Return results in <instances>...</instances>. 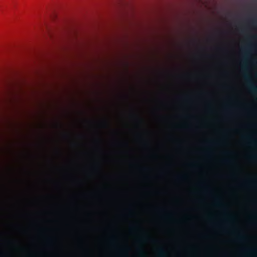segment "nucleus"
I'll return each instance as SVG.
<instances>
[{"label":"nucleus","mask_w":257,"mask_h":257,"mask_svg":"<svg viewBox=\"0 0 257 257\" xmlns=\"http://www.w3.org/2000/svg\"><path fill=\"white\" fill-rule=\"evenodd\" d=\"M245 78L247 81V86L249 90L251 92L257 94V87L251 82L250 79L247 76H245Z\"/></svg>","instance_id":"1"},{"label":"nucleus","mask_w":257,"mask_h":257,"mask_svg":"<svg viewBox=\"0 0 257 257\" xmlns=\"http://www.w3.org/2000/svg\"><path fill=\"white\" fill-rule=\"evenodd\" d=\"M244 253L248 255L255 256L256 253V250L255 248H249L245 249Z\"/></svg>","instance_id":"2"},{"label":"nucleus","mask_w":257,"mask_h":257,"mask_svg":"<svg viewBox=\"0 0 257 257\" xmlns=\"http://www.w3.org/2000/svg\"><path fill=\"white\" fill-rule=\"evenodd\" d=\"M248 57V52L247 51L245 53V57L243 60H242V68L246 69V59L247 57Z\"/></svg>","instance_id":"3"},{"label":"nucleus","mask_w":257,"mask_h":257,"mask_svg":"<svg viewBox=\"0 0 257 257\" xmlns=\"http://www.w3.org/2000/svg\"><path fill=\"white\" fill-rule=\"evenodd\" d=\"M158 255L160 257H165L166 253L164 249L162 248H159L158 249Z\"/></svg>","instance_id":"4"},{"label":"nucleus","mask_w":257,"mask_h":257,"mask_svg":"<svg viewBox=\"0 0 257 257\" xmlns=\"http://www.w3.org/2000/svg\"><path fill=\"white\" fill-rule=\"evenodd\" d=\"M245 238V237L243 235H241L240 234H238L237 235V239H239V240H242V239H244Z\"/></svg>","instance_id":"5"},{"label":"nucleus","mask_w":257,"mask_h":257,"mask_svg":"<svg viewBox=\"0 0 257 257\" xmlns=\"http://www.w3.org/2000/svg\"><path fill=\"white\" fill-rule=\"evenodd\" d=\"M257 24V20H253L251 21V24L252 25H255V24Z\"/></svg>","instance_id":"6"},{"label":"nucleus","mask_w":257,"mask_h":257,"mask_svg":"<svg viewBox=\"0 0 257 257\" xmlns=\"http://www.w3.org/2000/svg\"><path fill=\"white\" fill-rule=\"evenodd\" d=\"M216 205H217L218 206H220L221 205V204L220 203V202L219 200V199L218 198L216 199Z\"/></svg>","instance_id":"7"},{"label":"nucleus","mask_w":257,"mask_h":257,"mask_svg":"<svg viewBox=\"0 0 257 257\" xmlns=\"http://www.w3.org/2000/svg\"><path fill=\"white\" fill-rule=\"evenodd\" d=\"M146 239V238H140L139 240H138V241L139 242H142V241H145Z\"/></svg>","instance_id":"8"},{"label":"nucleus","mask_w":257,"mask_h":257,"mask_svg":"<svg viewBox=\"0 0 257 257\" xmlns=\"http://www.w3.org/2000/svg\"><path fill=\"white\" fill-rule=\"evenodd\" d=\"M138 252H139V254L141 255L144 254L143 251L141 249H138Z\"/></svg>","instance_id":"9"},{"label":"nucleus","mask_w":257,"mask_h":257,"mask_svg":"<svg viewBox=\"0 0 257 257\" xmlns=\"http://www.w3.org/2000/svg\"><path fill=\"white\" fill-rule=\"evenodd\" d=\"M244 139L246 140H250L251 139L250 137L248 136H245Z\"/></svg>","instance_id":"10"},{"label":"nucleus","mask_w":257,"mask_h":257,"mask_svg":"<svg viewBox=\"0 0 257 257\" xmlns=\"http://www.w3.org/2000/svg\"><path fill=\"white\" fill-rule=\"evenodd\" d=\"M227 217H228V218L229 219H233V216H232V215H228Z\"/></svg>","instance_id":"11"},{"label":"nucleus","mask_w":257,"mask_h":257,"mask_svg":"<svg viewBox=\"0 0 257 257\" xmlns=\"http://www.w3.org/2000/svg\"><path fill=\"white\" fill-rule=\"evenodd\" d=\"M183 177H184V176H181L179 177V178L180 179H183Z\"/></svg>","instance_id":"12"},{"label":"nucleus","mask_w":257,"mask_h":257,"mask_svg":"<svg viewBox=\"0 0 257 257\" xmlns=\"http://www.w3.org/2000/svg\"><path fill=\"white\" fill-rule=\"evenodd\" d=\"M250 158H254V156H250Z\"/></svg>","instance_id":"13"},{"label":"nucleus","mask_w":257,"mask_h":257,"mask_svg":"<svg viewBox=\"0 0 257 257\" xmlns=\"http://www.w3.org/2000/svg\"><path fill=\"white\" fill-rule=\"evenodd\" d=\"M134 229H135L134 227L131 228V229H132V230Z\"/></svg>","instance_id":"14"}]
</instances>
